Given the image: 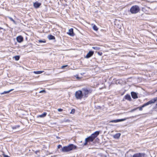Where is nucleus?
Instances as JSON below:
<instances>
[{
    "mask_svg": "<svg viewBox=\"0 0 157 157\" xmlns=\"http://www.w3.org/2000/svg\"><path fill=\"white\" fill-rule=\"evenodd\" d=\"M98 54L100 56H101L102 54V53L101 52H98Z\"/></svg>",
    "mask_w": 157,
    "mask_h": 157,
    "instance_id": "c85d7f7f",
    "label": "nucleus"
},
{
    "mask_svg": "<svg viewBox=\"0 0 157 157\" xmlns=\"http://www.w3.org/2000/svg\"><path fill=\"white\" fill-rule=\"evenodd\" d=\"M44 71H34V73L36 74H39L42 73Z\"/></svg>",
    "mask_w": 157,
    "mask_h": 157,
    "instance_id": "aec40b11",
    "label": "nucleus"
},
{
    "mask_svg": "<svg viewBox=\"0 0 157 157\" xmlns=\"http://www.w3.org/2000/svg\"><path fill=\"white\" fill-rule=\"evenodd\" d=\"M67 65H65V66H62V67H61V68L62 69H63L65 67H67Z\"/></svg>",
    "mask_w": 157,
    "mask_h": 157,
    "instance_id": "7c9ffc66",
    "label": "nucleus"
},
{
    "mask_svg": "<svg viewBox=\"0 0 157 157\" xmlns=\"http://www.w3.org/2000/svg\"><path fill=\"white\" fill-rule=\"evenodd\" d=\"M125 98L128 101H130L131 100V98L130 95L127 94L125 96Z\"/></svg>",
    "mask_w": 157,
    "mask_h": 157,
    "instance_id": "2eb2a0df",
    "label": "nucleus"
},
{
    "mask_svg": "<svg viewBox=\"0 0 157 157\" xmlns=\"http://www.w3.org/2000/svg\"><path fill=\"white\" fill-rule=\"evenodd\" d=\"M94 140L91 136L86 138L85 139V143L84 144V145H86L88 142L93 141Z\"/></svg>",
    "mask_w": 157,
    "mask_h": 157,
    "instance_id": "423d86ee",
    "label": "nucleus"
},
{
    "mask_svg": "<svg viewBox=\"0 0 157 157\" xmlns=\"http://www.w3.org/2000/svg\"><path fill=\"white\" fill-rule=\"evenodd\" d=\"M4 157H10L8 155H4Z\"/></svg>",
    "mask_w": 157,
    "mask_h": 157,
    "instance_id": "473e14b6",
    "label": "nucleus"
},
{
    "mask_svg": "<svg viewBox=\"0 0 157 157\" xmlns=\"http://www.w3.org/2000/svg\"><path fill=\"white\" fill-rule=\"evenodd\" d=\"M41 4L40 3L38 2H36L33 4L35 8H38L41 5Z\"/></svg>",
    "mask_w": 157,
    "mask_h": 157,
    "instance_id": "ddd939ff",
    "label": "nucleus"
},
{
    "mask_svg": "<svg viewBox=\"0 0 157 157\" xmlns=\"http://www.w3.org/2000/svg\"><path fill=\"white\" fill-rule=\"evenodd\" d=\"M156 107H157V103H156Z\"/></svg>",
    "mask_w": 157,
    "mask_h": 157,
    "instance_id": "f704fd0d",
    "label": "nucleus"
},
{
    "mask_svg": "<svg viewBox=\"0 0 157 157\" xmlns=\"http://www.w3.org/2000/svg\"><path fill=\"white\" fill-rule=\"evenodd\" d=\"M157 101V97L154 98L152 99L151 100H150L147 103H146L142 105L140 107H138L137 108V109H139L140 111H142V108L148 105H151L152 104H153L155 103L156 101Z\"/></svg>",
    "mask_w": 157,
    "mask_h": 157,
    "instance_id": "f03ea898",
    "label": "nucleus"
},
{
    "mask_svg": "<svg viewBox=\"0 0 157 157\" xmlns=\"http://www.w3.org/2000/svg\"><path fill=\"white\" fill-rule=\"evenodd\" d=\"M136 109H137V108H136L134 109H133L131 111L132 112V111H135Z\"/></svg>",
    "mask_w": 157,
    "mask_h": 157,
    "instance_id": "2f4dec72",
    "label": "nucleus"
},
{
    "mask_svg": "<svg viewBox=\"0 0 157 157\" xmlns=\"http://www.w3.org/2000/svg\"><path fill=\"white\" fill-rule=\"evenodd\" d=\"M92 48L96 50H99L100 49V48L98 46L93 47Z\"/></svg>",
    "mask_w": 157,
    "mask_h": 157,
    "instance_id": "412c9836",
    "label": "nucleus"
},
{
    "mask_svg": "<svg viewBox=\"0 0 157 157\" xmlns=\"http://www.w3.org/2000/svg\"><path fill=\"white\" fill-rule=\"evenodd\" d=\"M56 138L58 139H59L60 138V137L58 136H56Z\"/></svg>",
    "mask_w": 157,
    "mask_h": 157,
    "instance_id": "72a5a7b5",
    "label": "nucleus"
},
{
    "mask_svg": "<svg viewBox=\"0 0 157 157\" xmlns=\"http://www.w3.org/2000/svg\"><path fill=\"white\" fill-rule=\"evenodd\" d=\"M57 147H58V149H59V148H60L61 147L62 148V145H60V144L58 145V146H57Z\"/></svg>",
    "mask_w": 157,
    "mask_h": 157,
    "instance_id": "cd10ccee",
    "label": "nucleus"
},
{
    "mask_svg": "<svg viewBox=\"0 0 157 157\" xmlns=\"http://www.w3.org/2000/svg\"><path fill=\"white\" fill-rule=\"evenodd\" d=\"M94 54V52L92 51H90L86 55V57L88 58Z\"/></svg>",
    "mask_w": 157,
    "mask_h": 157,
    "instance_id": "4468645a",
    "label": "nucleus"
},
{
    "mask_svg": "<svg viewBox=\"0 0 157 157\" xmlns=\"http://www.w3.org/2000/svg\"><path fill=\"white\" fill-rule=\"evenodd\" d=\"M82 91L83 93V96L84 97L86 98L87 97L88 94L91 93L92 92V90L91 89H88L87 88H83L82 89Z\"/></svg>",
    "mask_w": 157,
    "mask_h": 157,
    "instance_id": "39448f33",
    "label": "nucleus"
},
{
    "mask_svg": "<svg viewBox=\"0 0 157 157\" xmlns=\"http://www.w3.org/2000/svg\"><path fill=\"white\" fill-rule=\"evenodd\" d=\"M13 90V89H11V90H10L8 91H5L2 93H1V94H8V93H9L10 92H11V91Z\"/></svg>",
    "mask_w": 157,
    "mask_h": 157,
    "instance_id": "6ab92c4d",
    "label": "nucleus"
},
{
    "mask_svg": "<svg viewBox=\"0 0 157 157\" xmlns=\"http://www.w3.org/2000/svg\"><path fill=\"white\" fill-rule=\"evenodd\" d=\"M121 134L120 133H117L114 135L113 137L115 139L119 138L121 136Z\"/></svg>",
    "mask_w": 157,
    "mask_h": 157,
    "instance_id": "dca6fc26",
    "label": "nucleus"
},
{
    "mask_svg": "<svg viewBox=\"0 0 157 157\" xmlns=\"http://www.w3.org/2000/svg\"><path fill=\"white\" fill-rule=\"evenodd\" d=\"M13 128V129H14V128H15V127H14V128Z\"/></svg>",
    "mask_w": 157,
    "mask_h": 157,
    "instance_id": "c9c22d12",
    "label": "nucleus"
},
{
    "mask_svg": "<svg viewBox=\"0 0 157 157\" xmlns=\"http://www.w3.org/2000/svg\"><path fill=\"white\" fill-rule=\"evenodd\" d=\"M76 146L73 144H71L67 146H64L62 147L60 151L63 152H68L74 149H75Z\"/></svg>",
    "mask_w": 157,
    "mask_h": 157,
    "instance_id": "f257e3e1",
    "label": "nucleus"
},
{
    "mask_svg": "<svg viewBox=\"0 0 157 157\" xmlns=\"http://www.w3.org/2000/svg\"><path fill=\"white\" fill-rule=\"evenodd\" d=\"M140 10L139 7L137 5L132 6L130 8L129 11L132 14L137 13Z\"/></svg>",
    "mask_w": 157,
    "mask_h": 157,
    "instance_id": "7ed1b4c3",
    "label": "nucleus"
},
{
    "mask_svg": "<svg viewBox=\"0 0 157 157\" xmlns=\"http://www.w3.org/2000/svg\"><path fill=\"white\" fill-rule=\"evenodd\" d=\"M48 38L49 40H53L55 39V37L51 35H49L48 36Z\"/></svg>",
    "mask_w": 157,
    "mask_h": 157,
    "instance_id": "f3484780",
    "label": "nucleus"
},
{
    "mask_svg": "<svg viewBox=\"0 0 157 157\" xmlns=\"http://www.w3.org/2000/svg\"><path fill=\"white\" fill-rule=\"evenodd\" d=\"M67 33L69 35L73 36L74 35V34L73 32V29L72 28L70 29L69 30L68 32Z\"/></svg>",
    "mask_w": 157,
    "mask_h": 157,
    "instance_id": "9b49d317",
    "label": "nucleus"
},
{
    "mask_svg": "<svg viewBox=\"0 0 157 157\" xmlns=\"http://www.w3.org/2000/svg\"><path fill=\"white\" fill-rule=\"evenodd\" d=\"M9 18L11 21H13L14 23H15V21L14 20H13V19L11 17H9Z\"/></svg>",
    "mask_w": 157,
    "mask_h": 157,
    "instance_id": "393cba45",
    "label": "nucleus"
},
{
    "mask_svg": "<svg viewBox=\"0 0 157 157\" xmlns=\"http://www.w3.org/2000/svg\"><path fill=\"white\" fill-rule=\"evenodd\" d=\"M39 42L40 43H45V41L44 40H39Z\"/></svg>",
    "mask_w": 157,
    "mask_h": 157,
    "instance_id": "a878e982",
    "label": "nucleus"
},
{
    "mask_svg": "<svg viewBox=\"0 0 157 157\" xmlns=\"http://www.w3.org/2000/svg\"><path fill=\"white\" fill-rule=\"evenodd\" d=\"M75 96L77 99L81 100L82 98L83 94L82 91L79 90L75 92Z\"/></svg>",
    "mask_w": 157,
    "mask_h": 157,
    "instance_id": "20e7f679",
    "label": "nucleus"
},
{
    "mask_svg": "<svg viewBox=\"0 0 157 157\" xmlns=\"http://www.w3.org/2000/svg\"><path fill=\"white\" fill-rule=\"evenodd\" d=\"M99 132L98 131H97L95 132L94 133L92 134L91 136L92 137V138L94 139L99 134Z\"/></svg>",
    "mask_w": 157,
    "mask_h": 157,
    "instance_id": "6e6552de",
    "label": "nucleus"
},
{
    "mask_svg": "<svg viewBox=\"0 0 157 157\" xmlns=\"http://www.w3.org/2000/svg\"><path fill=\"white\" fill-rule=\"evenodd\" d=\"M93 29L95 31H97L98 30V28L97 26L95 25H94L93 27Z\"/></svg>",
    "mask_w": 157,
    "mask_h": 157,
    "instance_id": "4be33fe9",
    "label": "nucleus"
},
{
    "mask_svg": "<svg viewBox=\"0 0 157 157\" xmlns=\"http://www.w3.org/2000/svg\"><path fill=\"white\" fill-rule=\"evenodd\" d=\"M47 113L46 112L42 114L39 115V117H44L46 116Z\"/></svg>",
    "mask_w": 157,
    "mask_h": 157,
    "instance_id": "a211bd4d",
    "label": "nucleus"
},
{
    "mask_svg": "<svg viewBox=\"0 0 157 157\" xmlns=\"http://www.w3.org/2000/svg\"><path fill=\"white\" fill-rule=\"evenodd\" d=\"M43 92L46 93V91L45 90H43L40 91L39 92L40 93H42Z\"/></svg>",
    "mask_w": 157,
    "mask_h": 157,
    "instance_id": "bb28decb",
    "label": "nucleus"
},
{
    "mask_svg": "<svg viewBox=\"0 0 157 157\" xmlns=\"http://www.w3.org/2000/svg\"><path fill=\"white\" fill-rule=\"evenodd\" d=\"M63 109H58V112H61L62 111Z\"/></svg>",
    "mask_w": 157,
    "mask_h": 157,
    "instance_id": "c756f323",
    "label": "nucleus"
},
{
    "mask_svg": "<svg viewBox=\"0 0 157 157\" xmlns=\"http://www.w3.org/2000/svg\"><path fill=\"white\" fill-rule=\"evenodd\" d=\"M16 39L18 42L21 43L23 41V38L21 36H19L17 37Z\"/></svg>",
    "mask_w": 157,
    "mask_h": 157,
    "instance_id": "1a4fd4ad",
    "label": "nucleus"
},
{
    "mask_svg": "<svg viewBox=\"0 0 157 157\" xmlns=\"http://www.w3.org/2000/svg\"><path fill=\"white\" fill-rule=\"evenodd\" d=\"M145 155V154L144 153H138L134 154L132 157H144Z\"/></svg>",
    "mask_w": 157,
    "mask_h": 157,
    "instance_id": "0eeeda50",
    "label": "nucleus"
},
{
    "mask_svg": "<svg viewBox=\"0 0 157 157\" xmlns=\"http://www.w3.org/2000/svg\"><path fill=\"white\" fill-rule=\"evenodd\" d=\"M126 120V119H118L114 120H112L110 121V122L117 123L119 122L123 121Z\"/></svg>",
    "mask_w": 157,
    "mask_h": 157,
    "instance_id": "9d476101",
    "label": "nucleus"
},
{
    "mask_svg": "<svg viewBox=\"0 0 157 157\" xmlns=\"http://www.w3.org/2000/svg\"><path fill=\"white\" fill-rule=\"evenodd\" d=\"M75 110L74 109H72L71 110V112H70V113L71 114H74V113L75 112Z\"/></svg>",
    "mask_w": 157,
    "mask_h": 157,
    "instance_id": "b1692460",
    "label": "nucleus"
},
{
    "mask_svg": "<svg viewBox=\"0 0 157 157\" xmlns=\"http://www.w3.org/2000/svg\"><path fill=\"white\" fill-rule=\"evenodd\" d=\"M131 94L132 97L133 99H136L138 98L137 94L134 92H131Z\"/></svg>",
    "mask_w": 157,
    "mask_h": 157,
    "instance_id": "f8f14e48",
    "label": "nucleus"
},
{
    "mask_svg": "<svg viewBox=\"0 0 157 157\" xmlns=\"http://www.w3.org/2000/svg\"><path fill=\"white\" fill-rule=\"evenodd\" d=\"M14 58L16 60H18L19 59L20 57L19 56H14Z\"/></svg>",
    "mask_w": 157,
    "mask_h": 157,
    "instance_id": "5701e85b",
    "label": "nucleus"
}]
</instances>
